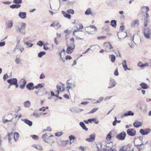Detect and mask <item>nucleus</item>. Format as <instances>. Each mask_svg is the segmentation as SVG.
Wrapping results in <instances>:
<instances>
[{
    "instance_id": "obj_1",
    "label": "nucleus",
    "mask_w": 151,
    "mask_h": 151,
    "mask_svg": "<svg viewBox=\"0 0 151 151\" xmlns=\"http://www.w3.org/2000/svg\"><path fill=\"white\" fill-rule=\"evenodd\" d=\"M53 136L52 135H50V134L45 133L42 136V138L43 141L48 143H53L54 141L50 138V137Z\"/></svg>"
},
{
    "instance_id": "obj_2",
    "label": "nucleus",
    "mask_w": 151,
    "mask_h": 151,
    "mask_svg": "<svg viewBox=\"0 0 151 151\" xmlns=\"http://www.w3.org/2000/svg\"><path fill=\"white\" fill-rule=\"evenodd\" d=\"M26 27V24L25 23L22 22L19 24L16 29V31L18 32L23 33L25 31Z\"/></svg>"
},
{
    "instance_id": "obj_3",
    "label": "nucleus",
    "mask_w": 151,
    "mask_h": 151,
    "mask_svg": "<svg viewBox=\"0 0 151 151\" xmlns=\"http://www.w3.org/2000/svg\"><path fill=\"white\" fill-rule=\"evenodd\" d=\"M143 35L144 37L146 39H149L151 37V32L149 28H146L144 29Z\"/></svg>"
},
{
    "instance_id": "obj_4",
    "label": "nucleus",
    "mask_w": 151,
    "mask_h": 151,
    "mask_svg": "<svg viewBox=\"0 0 151 151\" xmlns=\"http://www.w3.org/2000/svg\"><path fill=\"white\" fill-rule=\"evenodd\" d=\"M66 85L67 86L66 88L68 91L70 89L73 90V89L75 88L77 86L76 83L74 81L70 82L68 81L66 82Z\"/></svg>"
},
{
    "instance_id": "obj_5",
    "label": "nucleus",
    "mask_w": 151,
    "mask_h": 151,
    "mask_svg": "<svg viewBox=\"0 0 151 151\" xmlns=\"http://www.w3.org/2000/svg\"><path fill=\"white\" fill-rule=\"evenodd\" d=\"M104 46L105 49V51L106 52H110L111 49H113V47L111 45L109 42H104Z\"/></svg>"
},
{
    "instance_id": "obj_6",
    "label": "nucleus",
    "mask_w": 151,
    "mask_h": 151,
    "mask_svg": "<svg viewBox=\"0 0 151 151\" xmlns=\"http://www.w3.org/2000/svg\"><path fill=\"white\" fill-rule=\"evenodd\" d=\"M67 46L68 47L66 52L67 53L70 54L73 51L75 47V45L74 43H71L70 46L67 45Z\"/></svg>"
},
{
    "instance_id": "obj_7",
    "label": "nucleus",
    "mask_w": 151,
    "mask_h": 151,
    "mask_svg": "<svg viewBox=\"0 0 151 151\" xmlns=\"http://www.w3.org/2000/svg\"><path fill=\"white\" fill-rule=\"evenodd\" d=\"M126 136V134L124 132H122L116 135V137L119 140H124Z\"/></svg>"
},
{
    "instance_id": "obj_8",
    "label": "nucleus",
    "mask_w": 151,
    "mask_h": 151,
    "mask_svg": "<svg viewBox=\"0 0 151 151\" xmlns=\"http://www.w3.org/2000/svg\"><path fill=\"white\" fill-rule=\"evenodd\" d=\"M127 134L129 136H134L136 134L135 130L134 129H129L127 130Z\"/></svg>"
},
{
    "instance_id": "obj_9",
    "label": "nucleus",
    "mask_w": 151,
    "mask_h": 151,
    "mask_svg": "<svg viewBox=\"0 0 151 151\" xmlns=\"http://www.w3.org/2000/svg\"><path fill=\"white\" fill-rule=\"evenodd\" d=\"M13 21L12 20H8L5 22L6 27L7 29H10L13 26Z\"/></svg>"
},
{
    "instance_id": "obj_10",
    "label": "nucleus",
    "mask_w": 151,
    "mask_h": 151,
    "mask_svg": "<svg viewBox=\"0 0 151 151\" xmlns=\"http://www.w3.org/2000/svg\"><path fill=\"white\" fill-rule=\"evenodd\" d=\"M151 132L150 129H141L139 130L140 133L142 135H145L148 134Z\"/></svg>"
},
{
    "instance_id": "obj_11",
    "label": "nucleus",
    "mask_w": 151,
    "mask_h": 151,
    "mask_svg": "<svg viewBox=\"0 0 151 151\" xmlns=\"http://www.w3.org/2000/svg\"><path fill=\"white\" fill-rule=\"evenodd\" d=\"M13 137V132H11L6 135L4 139H8L9 143H11V141Z\"/></svg>"
},
{
    "instance_id": "obj_12",
    "label": "nucleus",
    "mask_w": 151,
    "mask_h": 151,
    "mask_svg": "<svg viewBox=\"0 0 151 151\" xmlns=\"http://www.w3.org/2000/svg\"><path fill=\"white\" fill-rule=\"evenodd\" d=\"M83 110L82 109H79L75 107H72L70 109V111L74 113H76L80 112Z\"/></svg>"
},
{
    "instance_id": "obj_13",
    "label": "nucleus",
    "mask_w": 151,
    "mask_h": 151,
    "mask_svg": "<svg viewBox=\"0 0 151 151\" xmlns=\"http://www.w3.org/2000/svg\"><path fill=\"white\" fill-rule=\"evenodd\" d=\"M13 53L16 55H19L21 54V52L20 51L19 48V46L16 45L13 50Z\"/></svg>"
},
{
    "instance_id": "obj_14",
    "label": "nucleus",
    "mask_w": 151,
    "mask_h": 151,
    "mask_svg": "<svg viewBox=\"0 0 151 151\" xmlns=\"http://www.w3.org/2000/svg\"><path fill=\"white\" fill-rule=\"evenodd\" d=\"M7 82L11 86L14 85L16 83H17V80L16 78H12L7 80Z\"/></svg>"
},
{
    "instance_id": "obj_15",
    "label": "nucleus",
    "mask_w": 151,
    "mask_h": 151,
    "mask_svg": "<svg viewBox=\"0 0 151 151\" xmlns=\"http://www.w3.org/2000/svg\"><path fill=\"white\" fill-rule=\"evenodd\" d=\"M50 26L53 27H56L57 28H59L61 27V25L59 22L55 21L52 24H51Z\"/></svg>"
},
{
    "instance_id": "obj_16",
    "label": "nucleus",
    "mask_w": 151,
    "mask_h": 151,
    "mask_svg": "<svg viewBox=\"0 0 151 151\" xmlns=\"http://www.w3.org/2000/svg\"><path fill=\"white\" fill-rule=\"evenodd\" d=\"M105 146L108 148V149L107 150L108 151H116V149H112V143L111 142L107 143L106 144Z\"/></svg>"
},
{
    "instance_id": "obj_17",
    "label": "nucleus",
    "mask_w": 151,
    "mask_h": 151,
    "mask_svg": "<svg viewBox=\"0 0 151 151\" xmlns=\"http://www.w3.org/2000/svg\"><path fill=\"white\" fill-rule=\"evenodd\" d=\"M123 67L125 71H126L127 70H130V69L128 68L127 64V61L126 60H124L122 63Z\"/></svg>"
},
{
    "instance_id": "obj_18",
    "label": "nucleus",
    "mask_w": 151,
    "mask_h": 151,
    "mask_svg": "<svg viewBox=\"0 0 151 151\" xmlns=\"http://www.w3.org/2000/svg\"><path fill=\"white\" fill-rule=\"evenodd\" d=\"M34 86V84L32 83H29L26 86V87L29 90H33L35 88Z\"/></svg>"
},
{
    "instance_id": "obj_19",
    "label": "nucleus",
    "mask_w": 151,
    "mask_h": 151,
    "mask_svg": "<svg viewBox=\"0 0 151 151\" xmlns=\"http://www.w3.org/2000/svg\"><path fill=\"white\" fill-rule=\"evenodd\" d=\"M90 137L87 138L86 139V140L89 142H91L93 141L95 139V137L94 134H92L89 136Z\"/></svg>"
},
{
    "instance_id": "obj_20",
    "label": "nucleus",
    "mask_w": 151,
    "mask_h": 151,
    "mask_svg": "<svg viewBox=\"0 0 151 151\" xmlns=\"http://www.w3.org/2000/svg\"><path fill=\"white\" fill-rule=\"evenodd\" d=\"M26 13L25 12H19V16L21 19H25L26 18Z\"/></svg>"
},
{
    "instance_id": "obj_21",
    "label": "nucleus",
    "mask_w": 151,
    "mask_h": 151,
    "mask_svg": "<svg viewBox=\"0 0 151 151\" xmlns=\"http://www.w3.org/2000/svg\"><path fill=\"white\" fill-rule=\"evenodd\" d=\"M88 121L91 123H92V122H94L96 124H98L99 123V120L96 118L89 119L88 120Z\"/></svg>"
},
{
    "instance_id": "obj_22",
    "label": "nucleus",
    "mask_w": 151,
    "mask_h": 151,
    "mask_svg": "<svg viewBox=\"0 0 151 151\" xmlns=\"http://www.w3.org/2000/svg\"><path fill=\"white\" fill-rule=\"evenodd\" d=\"M33 146L38 150L41 151L43 150L42 147L40 145H33Z\"/></svg>"
},
{
    "instance_id": "obj_23",
    "label": "nucleus",
    "mask_w": 151,
    "mask_h": 151,
    "mask_svg": "<svg viewBox=\"0 0 151 151\" xmlns=\"http://www.w3.org/2000/svg\"><path fill=\"white\" fill-rule=\"evenodd\" d=\"M139 85L142 89H147L148 88V85L145 83H140Z\"/></svg>"
},
{
    "instance_id": "obj_24",
    "label": "nucleus",
    "mask_w": 151,
    "mask_h": 151,
    "mask_svg": "<svg viewBox=\"0 0 151 151\" xmlns=\"http://www.w3.org/2000/svg\"><path fill=\"white\" fill-rule=\"evenodd\" d=\"M139 24L138 21L137 20H135L132 21L131 26L132 27L137 26Z\"/></svg>"
},
{
    "instance_id": "obj_25",
    "label": "nucleus",
    "mask_w": 151,
    "mask_h": 151,
    "mask_svg": "<svg viewBox=\"0 0 151 151\" xmlns=\"http://www.w3.org/2000/svg\"><path fill=\"white\" fill-rule=\"evenodd\" d=\"M140 109L143 112H145L147 109V106L146 105H142L140 107Z\"/></svg>"
},
{
    "instance_id": "obj_26",
    "label": "nucleus",
    "mask_w": 151,
    "mask_h": 151,
    "mask_svg": "<svg viewBox=\"0 0 151 151\" xmlns=\"http://www.w3.org/2000/svg\"><path fill=\"white\" fill-rule=\"evenodd\" d=\"M22 121L28 125L29 126H31L32 124V121H29L27 119H22Z\"/></svg>"
},
{
    "instance_id": "obj_27",
    "label": "nucleus",
    "mask_w": 151,
    "mask_h": 151,
    "mask_svg": "<svg viewBox=\"0 0 151 151\" xmlns=\"http://www.w3.org/2000/svg\"><path fill=\"white\" fill-rule=\"evenodd\" d=\"M142 123L140 122H135L133 124L134 126L136 127H138L142 125Z\"/></svg>"
},
{
    "instance_id": "obj_28",
    "label": "nucleus",
    "mask_w": 151,
    "mask_h": 151,
    "mask_svg": "<svg viewBox=\"0 0 151 151\" xmlns=\"http://www.w3.org/2000/svg\"><path fill=\"white\" fill-rule=\"evenodd\" d=\"M134 114V113L132 111H129L124 114V116H132Z\"/></svg>"
},
{
    "instance_id": "obj_29",
    "label": "nucleus",
    "mask_w": 151,
    "mask_h": 151,
    "mask_svg": "<svg viewBox=\"0 0 151 151\" xmlns=\"http://www.w3.org/2000/svg\"><path fill=\"white\" fill-rule=\"evenodd\" d=\"M14 135H13L14 139L15 141H17L18 139L19 135V133L18 132H15L13 134Z\"/></svg>"
},
{
    "instance_id": "obj_30",
    "label": "nucleus",
    "mask_w": 151,
    "mask_h": 151,
    "mask_svg": "<svg viewBox=\"0 0 151 151\" xmlns=\"http://www.w3.org/2000/svg\"><path fill=\"white\" fill-rule=\"evenodd\" d=\"M68 141H61V144L58 143V144L60 146H65L68 143Z\"/></svg>"
},
{
    "instance_id": "obj_31",
    "label": "nucleus",
    "mask_w": 151,
    "mask_h": 151,
    "mask_svg": "<svg viewBox=\"0 0 151 151\" xmlns=\"http://www.w3.org/2000/svg\"><path fill=\"white\" fill-rule=\"evenodd\" d=\"M23 42L24 43V44L25 45H26L27 46V48H29V47H31L32 46L33 44L32 43H30L28 42H25L24 41H23Z\"/></svg>"
},
{
    "instance_id": "obj_32",
    "label": "nucleus",
    "mask_w": 151,
    "mask_h": 151,
    "mask_svg": "<svg viewBox=\"0 0 151 151\" xmlns=\"http://www.w3.org/2000/svg\"><path fill=\"white\" fill-rule=\"evenodd\" d=\"M79 124L80 126L82 127V128L86 131H87L88 129L87 128L83 122H81Z\"/></svg>"
},
{
    "instance_id": "obj_33",
    "label": "nucleus",
    "mask_w": 151,
    "mask_h": 151,
    "mask_svg": "<svg viewBox=\"0 0 151 151\" xmlns=\"http://www.w3.org/2000/svg\"><path fill=\"white\" fill-rule=\"evenodd\" d=\"M30 102L29 101L24 102L23 104L24 106L26 108L29 107L30 106Z\"/></svg>"
},
{
    "instance_id": "obj_34",
    "label": "nucleus",
    "mask_w": 151,
    "mask_h": 151,
    "mask_svg": "<svg viewBox=\"0 0 151 151\" xmlns=\"http://www.w3.org/2000/svg\"><path fill=\"white\" fill-rule=\"evenodd\" d=\"M21 6V5L20 4H14L12 5H10V7L12 9H14V8H18L20 7Z\"/></svg>"
},
{
    "instance_id": "obj_35",
    "label": "nucleus",
    "mask_w": 151,
    "mask_h": 151,
    "mask_svg": "<svg viewBox=\"0 0 151 151\" xmlns=\"http://www.w3.org/2000/svg\"><path fill=\"white\" fill-rule=\"evenodd\" d=\"M111 25L114 28H116V21L115 20H112L111 22Z\"/></svg>"
},
{
    "instance_id": "obj_36",
    "label": "nucleus",
    "mask_w": 151,
    "mask_h": 151,
    "mask_svg": "<svg viewBox=\"0 0 151 151\" xmlns=\"http://www.w3.org/2000/svg\"><path fill=\"white\" fill-rule=\"evenodd\" d=\"M109 59L112 62H114L115 60V56L113 55H110L109 56Z\"/></svg>"
},
{
    "instance_id": "obj_37",
    "label": "nucleus",
    "mask_w": 151,
    "mask_h": 151,
    "mask_svg": "<svg viewBox=\"0 0 151 151\" xmlns=\"http://www.w3.org/2000/svg\"><path fill=\"white\" fill-rule=\"evenodd\" d=\"M110 83L112 85V86H114V87L116 84V82L115 81V80L112 78L110 79Z\"/></svg>"
},
{
    "instance_id": "obj_38",
    "label": "nucleus",
    "mask_w": 151,
    "mask_h": 151,
    "mask_svg": "<svg viewBox=\"0 0 151 151\" xmlns=\"http://www.w3.org/2000/svg\"><path fill=\"white\" fill-rule=\"evenodd\" d=\"M69 138L70 141V143L71 144L73 142L74 140L75 139V138L73 135H71L69 136Z\"/></svg>"
},
{
    "instance_id": "obj_39",
    "label": "nucleus",
    "mask_w": 151,
    "mask_h": 151,
    "mask_svg": "<svg viewBox=\"0 0 151 151\" xmlns=\"http://www.w3.org/2000/svg\"><path fill=\"white\" fill-rule=\"evenodd\" d=\"M22 62V59H20L19 58H16L15 60V62L17 64H21Z\"/></svg>"
},
{
    "instance_id": "obj_40",
    "label": "nucleus",
    "mask_w": 151,
    "mask_h": 151,
    "mask_svg": "<svg viewBox=\"0 0 151 151\" xmlns=\"http://www.w3.org/2000/svg\"><path fill=\"white\" fill-rule=\"evenodd\" d=\"M104 99V98L103 97H100L99 99L98 100L96 101V102H93V103L96 104V103H99L101 102Z\"/></svg>"
},
{
    "instance_id": "obj_41",
    "label": "nucleus",
    "mask_w": 151,
    "mask_h": 151,
    "mask_svg": "<svg viewBox=\"0 0 151 151\" xmlns=\"http://www.w3.org/2000/svg\"><path fill=\"white\" fill-rule=\"evenodd\" d=\"M42 115L41 113H34L33 114V116H35L36 118H39Z\"/></svg>"
},
{
    "instance_id": "obj_42",
    "label": "nucleus",
    "mask_w": 151,
    "mask_h": 151,
    "mask_svg": "<svg viewBox=\"0 0 151 151\" xmlns=\"http://www.w3.org/2000/svg\"><path fill=\"white\" fill-rule=\"evenodd\" d=\"M2 122L4 124L6 123L7 122H12V119L10 120L5 119V117H4L2 119Z\"/></svg>"
},
{
    "instance_id": "obj_43",
    "label": "nucleus",
    "mask_w": 151,
    "mask_h": 151,
    "mask_svg": "<svg viewBox=\"0 0 151 151\" xmlns=\"http://www.w3.org/2000/svg\"><path fill=\"white\" fill-rule=\"evenodd\" d=\"M57 90H59L60 91H63L64 90V89L63 88H62L61 86L60 85H58L57 86Z\"/></svg>"
},
{
    "instance_id": "obj_44",
    "label": "nucleus",
    "mask_w": 151,
    "mask_h": 151,
    "mask_svg": "<svg viewBox=\"0 0 151 151\" xmlns=\"http://www.w3.org/2000/svg\"><path fill=\"white\" fill-rule=\"evenodd\" d=\"M92 13V12L90 9H87L85 12V14L86 15H88L91 14Z\"/></svg>"
},
{
    "instance_id": "obj_45",
    "label": "nucleus",
    "mask_w": 151,
    "mask_h": 151,
    "mask_svg": "<svg viewBox=\"0 0 151 151\" xmlns=\"http://www.w3.org/2000/svg\"><path fill=\"white\" fill-rule=\"evenodd\" d=\"M31 137L34 139L35 140H38L39 137L37 135H31Z\"/></svg>"
},
{
    "instance_id": "obj_46",
    "label": "nucleus",
    "mask_w": 151,
    "mask_h": 151,
    "mask_svg": "<svg viewBox=\"0 0 151 151\" xmlns=\"http://www.w3.org/2000/svg\"><path fill=\"white\" fill-rule=\"evenodd\" d=\"M13 2L14 4H19L22 3V0H14Z\"/></svg>"
},
{
    "instance_id": "obj_47",
    "label": "nucleus",
    "mask_w": 151,
    "mask_h": 151,
    "mask_svg": "<svg viewBox=\"0 0 151 151\" xmlns=\"http://www.w3.org/2000/svg\"><path fill=\"white\" fill-rule=\"evenodd\" d=\"M21 40V38L19 36H18L17 38L16 44L17 45H18L20 43Z\"/></svg>"
},
{
    "instance_id": "obj_48",
    "label": "nucleus",
    "mask_w": 151,
    "mask_h": 151,
    "mask_svg": "<svg viewBox=\"0 0 151 151\" xmlns=\"http://www.w3.org/2000/svg\"><path fill=\"white\" fill-rule=\"evenodd\" d=\"M98 108H93L92 110L88 112V114H92L93 113L96 111L98 109Z\"/></svg>"
},
{
    "instance_id": "obj_49",
    "label": "nucleus",
    "mask_w": 151,
    "mask_h": 151,
    "mask_svg": "<svg viewBox=\"0 0 151 151\" xmlns=\"http://www.w3.org/2000/svg\"><path fill=\"white\" fill-rule=\"evenodd\" d=\"M45 52H41L38 54V56L39 58H41L43 55L45 54Z\"/></svg>"
},
{
    "instance_id": "obj_50",
    "label": "nucleus",
    "mask_w": 151,
    "mask_h": 151,
    "mask_svg": "<svg viewBox=\"0 0 151 151\" xmlns=\"http://www.w3.org/2000/svg\"><path fill=\"white\" fill-rule=\"evenodd\" d=\"M43 87L42 84L39 83L35 86V88L37 89L39 88H42Z\"/></svg>"
},
{
    "instance_id": "obj_51",
    "label": "nucleus",
    "mask_w": 151,
    "mask_h": 151,
    "mask_svg": "<svg viewBox=\"0 0 151 151\" xmlns=\"http://www.w3.org/2000/svg\"><path fill=\"white\" fill-rule=\"evenodd\" d=\"M149 66V64L147 63H146L145 64H143L141 68V69H143L145 67H147Z\"/></svg>"
},
{
    "instance_id": "obj_52",
    "label": "nucleus",
    "mask_w": 151,
    "mask_h": 151,
    "mask_svg": "<svg viewBox=\"0 0 151 151\" xmlns=\"http://www.w3.org/2000/svg\"><path fill=\"white\" fill-rule=\"evenodd\" d=\"M55 135L56 136L59 137L60 136L62 135L63 134V132H59L58 133H55Z\"/></svg>"
},
{
    "instance_id": "obj_53",
    "label": "nucleus",
    "mask_w": 151,
    "mask_h": 151,
    "mask_svg": "<svg viewBox=\"0 0 151 151\" xmlns=\"http://www.w3.org/2000/svg\"><path fill=\"white\" fill-rule=\"evenodd\" d=\"M111 137L110 133H109L106 136V139L107 140H109L111 139Z\"/></svg>"
},
{
    "instance_id": "obj_54",
    "label": "nucleus",
    "mask_w": 151,
    "mask_h": 151,
    "mask_svg": "<svg viewBox=\"0 0 151 151\" xmlns=\"http://www.w3.org/2000/svg\"><path fill=\"white\" fill-rule=\"evenodd\" d=\"M67 12L68 13H70L72 14H74V11L72 9H69L67 11Z\"/></svg>"
},
{
    "instance_id": "obj_55",
    "label": "nucleus",
    "mask_w": 151,
    "mask_h": 151,
    "mask_svg": "<svg viewBox=\"0 0 151 151\" xmlns=\"http://www.w3.org/2000/svg\"><path fill=\"white\" fill-rule=\"evenodd\" d=\"M77 31L76 30H74L73 33V35H75L76 37V40L78 39V40H82L83 39L82 38H79L76 35H75V33L76 32H77Z\"/></svg>"
},
{
    "instance_id": "obj_56",
    "label": "nucleus",
    "mask_w": 151,
    "mask_h": 151,
    "mask_svg": "<svg viewBox=\"0 0 151 151\" xmlns=\"http://www.w3.org/2000/svg\"><path fill=\"white\" fill-rule=\"evenodd\" d=\"M43 44V42L41 41H39L37 43V45L40 46H42Z\"/></svg>"
},
{
    "instance_id": "obj_57",
    "label": "nucleus",
    "mask_w": 151,
    "mask_h": 151,
    "mask_svg": "<svg viewBox=\"0 0 151 151\" xmlns=\"http://www.w3.org/2000/svg\"><path fill=\"white\" fill-rule=\"evenodd\" d=\"M112 97H113V96H109L106 97L104 99V101H107L110 99H111V98Z\"/></svg>"
},
{
    "instance_id": "obj_58",
    "label": "nucleus",
    "mask_w": 151,
    "mask_h": 151,
    "mask_svg": "<svg viewBox=\"0 0 151 151\" xmlns=\"http://www.w3.org/2000/svg\"><path fill=\"white\" fill-rule=\"evenodd\" d=\"M142 9H146V13H147L149 10V7L148 6H143L142 7Z\"/></svg>"
},
{
    "instance_id": "obj_59",
    "label": "nucleus",
    "mask_w": 151,
    "mask_h": 151,
    "mask_svg": "<svg viewBox=\"0 0 151 151\" xmlns=\"http://www.w3.org/2000/svg\"><path fill=\"white\" fill-rule=\"evenodd\" d=\"M21 81H22V84L25 86L26 84V81L25 79H21Z\"/></svg>"
},
{
    "instance_id": "obj_60",
    "label": "nucleus",
    "mask_w": 151,
    "mask_h": 151,
    "mask_svg": "<svg viewBox=\"0 0 151 151\" xmlns=\"http://www.w3.org/2000/svg\"><path fill=\"white\" fill-rule=\"evenodd\" d=\"M48 44H45L43 45V48L45 50H47L48 49Z\"/></svg>"
},
{
    "instance_id": "obj_61",
    "label": "nucleus",
    "mask_w": 151,
    "mask_h": 151,
    "mask_svg": "<svg viewBox=\"0 0 151 151\" xmlns=\"http://www.w3.org/2000/svg\"><path fill=\"white\" fill-rule=\"evenodd\" d=\"M106 37L105 36H101L97 37V39L99 40H104L106 38Z\"/></svg>"
},
{
    "instance_id": "obj_62",
    "label": "nucleus",
    "mask_w": 151,
    "mask_h": 151,
    "mask_svg": "<svg viewBox=\"0 0 151 151\" xmlns=\"http://www.w3.org/2000/svg\"><path fill=\"white\" fill-rule=\"evenodd\" d=\"M90 27L91 28H93L94 29V30L95 31H96L97 30V29L93 25H90V27H88V28H89Z\"/></svg>"
},
{
    "instance_id": "obj_63",
    "label": "nucleus",
    "mask_w": 151,
    "mask_h": 151,
    "mask_svg": "<svg viewBox=\"0 0 151 151\" xmlns=\"http://www.w3.org/2000/svg\"><path fill=\"white\" fill-rule=\"evenodd\" d=\"M5 44L6 42L4 41L0 42V47H3L5 45Z\"/></svg>"
},
{
    "instance_id": "obj_64",
    "label": "nucleus",
    "mask_w": 151,
    "mask_h": 151,
    "mask_svg": "<svg viewBox=\"0 0 151 151\" xmlns=\"http://www.w3.org/2000/svg\"><path fill=\"white\" fill-rule=\"evenodd\" d=\"M72 58L71 57L70 55H67L65 57V59L66 60H67L68 59L70 60Z\"/></svg>"
}]
</instances>
